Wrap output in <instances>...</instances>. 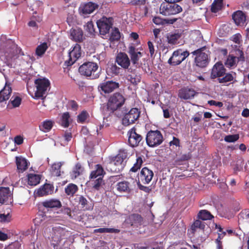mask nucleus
Segmentation results:
<instances>
[{"label": "nucleus", "instance_id": "20e7f679", "mask_svg": "<svg viewBox=\"0 0 249 249\" xmlns=\"http://www.w3.org/2000/svg\"><path fill=\"white\" fill-rule=\"evenodd\" d=\"M182 11V7L177 3L163 2L160 8V13L165 16L176 15Z\"/></svg>", "mask_w": 249, "mask_h": 249}, {"label": "nucleus", "instance_id": "7c9ffc66", "mask_svg": "<svg viewBox=\"0 0 249 249\" xmlns=\"http://www.w3.org/2000/svg\"><path fill=\"white\" fill-rule=\"evenodd\" d=\"M197 218L202 220H208L212 219L214 216L208 210H201L198 212Z\"/></svg>", "mask_w": 249, "mask_h": 249}, {"label": "nucleus", "instance_id": "69168bd1", "mask_svg": "<svg viewBox=\"0 0 249 249\" xmlns=\"http://www.w3.org/2000/svg\"><path fill=\"white\" fill-rule=\"evenodd\" d=\"M20 244L18 242H16L14 244H10L7 248H5L4 249H20Z\"/></svg>", "mask_w": 249, "mask_h": 249}, {"label": "nucleus", "instance_id": "aec40b11", "mask_svg": "<svg viewBox=\"0 0 249 249\" xmlns=\"http://www.w3.org/2000/svg\"><path fill=\"white\" fill-rule=\"evenodd\" d=\"M75 199L83 210L89 211L93 209V204L89 202L84 196L77 195Z\"/></svg>", "mask_w": 249, "mask_h": 249}, {"label": "nucleus", "instance_id": "0e129e2a", "mask_svg": "<svg viewBox=\"0 0 249 249\" xmlns=\"http://www.w3.org/2000/svg\"><path fill=\"white\" fill-rule=\"evenodd\" d=\"M226 235V232L223 231L221 233H218V238L216 241L218 242L217 249H222L221 245L220 244V240Z\"/></svg>", "mask_w": 249, "mask_h": 249}, {"label": "nucleus", "instance_id": "a878e982", "mask_svg": "<svg viewBox=\"0 0 249 249\" xmlns=\"http://www.w3.org/2000/svg\"><path fill=\"white\" fill-rule=\"evenodd\" d=\"M53 189L52 184L46 183L38 189L36 194L39 196L48 195L53 193Z\"/></svg>", "mask_w": 249, "mask_h": 249}, {"label": "nucleus", "instance_id": "864d4df0", "mask_svg": "<svg viewBox=\"0 0 249 249\" xmlns=\"http://www.w3.org/2000/svg\"><path fill=\"white\" fill-rule=\"evenodd\" d=\"M10 102L14 107H17L21 104V98L19 96L12 97Z\"/></svg>", "mask_w": 249, "mask_h": 249}, {"label": "nucleus", "instance_id": "4c0bfd02", "mask_svg": "<svg viewBox=\"0 0 249 249\" xmlns=\"http://www.w3.org/2000/svg\"><path fill=\"white\" fill-rule=\"evenodd\" d=\"M205 227V225L204 222H202L199 219L195 220L191 227V231L192 233H195L196 229H200L204 230Z\"/></svg>", "mask_w": 249, "mask_h": 249}, {"label": "nucleus", "instance_id": "f03ea898", "mask_svg": "<svg viewBox=\"0 0 249 249\" xmlns=\"http://www.w3.org/2000/svg\"><path fill=\"white\" fill-rule=\"evenodd\" d=\"M98 65L93 62H85L79 68V72L82 75L89 77L91 79L98 78L99 75L96 73Z\"/></svg>", "mask_w": 249, "mask_h": 249}, {"label": "nucleus", "instance_id": "37998d69", "mask_svg": "<svg viewBox=\"0 0 249 249\" xmlns=\"http://www.w3.org/2000/svg\"><path fill=\"white\" fill-rule=\"evenodd\" d=\"M222 5L223 0H214L212 5V11L214 13L218 12L222 8Z\"/></svg>", "mask_w": 249, "mask_h": 249}, {"label": "nucleus", "instance_id": "2eb2a0df", "mask_svg": "<svg viewBox=\"0 0 249 249\" xmlns=\"http://www.w3.org/2000/svg\"><path fill=\"white\" fill-rule=\"evenodd\" d=\"M98 7L97 3L92 2L83 3L79 8V12L81 15L85 16L93 13Z\"/></svg>", "mask_w": 249, "mask_h": 249}, {"label": "nucleus", "instance_id": "412c9836", "mask_svg": "<svg viewBox=\"0 0 249 249\" xmlns=\"http://www.w3.org/2000/svg\"><path fill=\"white\" fill-rule=\"evenodd\" d=\"M12 200L11 194L8 187L0 188V203L8 204Z\"/></svg>", "mask_w": 249, "mask_h": 249}, {"label": "nucleus", "instance_id": "c03bdc74", "mask_svg": "<svg viewBox=\"0 0 249 249\" xmlns=\"http://www.w3.org/2000/svg\"><path fill=\"white\" fill-rule=\"evenodd\" d=\"M143 163V160L141 157H139L136 159V162L134 164L133 166L130 169V171L132 172H136L139 170Z\"/></svg>", "mask_w": 249, "mask_h": 249}, {"label": "nucleus", "instance_id": "e2e57ef3", "mask_svg": "<svg viewBox=\"0 0 249 249\" xmlns=\"http://www.w3.org/2000/svg\"><path fill=\"white\" fill-rule=\"evenodd\" d=\"M153 22L156 25H162L164 23V20L158 17H155L153 18Z\"/></svg>", "mask_w": 249, "mask_h": 249}, {"label": "nucleus", "instance_id": "13d9d810", "mask_svg": "<svg viewBox=\"0 0 249 249\" xmlns=\"http://www.w3.org/2000/svg\"><path fill=\"white\" fill-rule=\"evenodd\" d=\"M236 54L238 56V57H236L237 62L245 61V58L244 56V52L242 50H240V49H237L236 51Z\"/></svg>", "mask_w": 249, "mask_h": 249}, {"label": "nucleus", "instance_id": "e433bc0d", "mask_svg": "<svg viewBox=\"0 0 249 249\" xmlns=\"http://www.w3.org/2000/svg\"><path fill=\"white\" fill-rule=\"evenodd\" d=\"M62 163L60 162L54 163L51 167V172L53 175L59 177L61 175V167Z\"/></svg>", "mask_w": 249, "mask_h": 249}, {"label": "nucleus", "instance_id": "9d476101", "mask_svg": "<svg viewBox=\"0 0 249 249\" xmlns=\"http://www.w3.org/2000/svg\"><path fill=\"white\" fill-rule=\"evenodd\" d=\"M128 135V142L131 147H137L143 143L144 140L142 136L136 132V129L135 127H133L129 130Z\"/></svg>", "mask_w": 249, "mask_h": 249}, {"label": "nucleus", "instance_id": "603ef678", "mask_svg": "<svg viewBox=\"0 0 249 249\" xmlns=\"http://www.w3.org/2000/svg\"><path fill=\"white\" fill-rule=\"evenodd\" d=\"M94 179L95 180L93 183V188L98 190L102 185L104 184V181L103 179V178H101V177L99 178H96Z\"/></svg>", "mask_w": 249, "mask_h": 249}, {"label": "nucleus", "instance_id": "5fc2aeb1", "mask_svg": "<svg viewBox=\"0 0 249 249\" xmlns=\"http://www.w3.org/2000/svg\"><path fill=\"white\" fill-rule=\"evenodd\" d=\"M146 2V0H131L129 4L131 5L140 8L142 6H144Z\"/></svg>", "mask_w": 249, "mask_h": 249}, {"label": "nucleus", "instance_id": "6e6d98bb", "mask_svg": "<svg viewBox=\"0 0 249 249\" xmlns=\"http://www.w3.org/2000/svg\"><path fill=\"white\" fill-rule=\"evenodd\" d=\"M129 81L134 85H137L141 81V77L135 74H130L129 75Z\"/></svg>", "mask_w": 249, "mask_h": 249}, {"label": "nucleus", "instance_id": "f3484780", "mask_svg": "<svg viewBox=\"0 0 249 249\" xmlns=\"http://www.w3.org/2000/svg\"><path fill=\"white\" fill-rule=\"evenodd\" d=\"M232 18L235 24L238 26L244 27L247 25V16L243 11L238 10L234 12Z\"/></svg>", "mask_w": 249, "mask_h": 249}, {"label": "nucleus", "instance_id": "8fccbe9b", "mask_svg": "<svg viewBox=\"0 0 249 249\" xmlns=\"http://www.w3.org/2000/svg\"><path fill=\"white\" fill-rule=\"evenodd\" d=\"M239 139V135L238 134L234 135H227L224 137V141L227 142H234Z\"/></svg>", "mask_w": 249, "mask_h": 249}, {"label": "nucleus", "instance_id": "39448f33", "mask_svg": "<svg viewBox=\"0 0 249 249\" xmlns=\"http://www.w3.org/2000/svg\"><path fill=\"white\" fill-rule=\"evenodd\" d=\"M163 141V138L161 132L159 130H150L148 132L146 137L147 144L151 147L160 145Z\"/></svg>", "mask_w": 249, "mask_h": 249}, {"label": "nucleus", "instance_id": "423d86ee", "mask_svg": "<svg viewBox=\"0 0 249 249\" xmlns=\"http://www.w3.org/2000/svg\"><path fill=\"white\" fill-rule=\"evenodd\" d=\"M141 110L136 107L131 108L127 112H126L122 119V124L124 126H128L133 124L140 118Z\"/></svg>", "mask_w": 249, "mask_h": 249}, {"label": "nucleus", "instance_id": "4468645a", "mask_svg": "<svg viewBox=\"0 0 249 249\" xmlns=\"http://www.w3.org/2000/svg\"><path fill=\"white\" fill-rule=\"evenodd\" d=\"M154 176L153 171L146 167H143L138 175V181L143 184H148Z\"/></svg>", "mask_w": 249, "mask_h": 249}, {"label": "nucleus", "instance_id": "774afa93", "mask_svg": "<svg viewBox=\"0 0 249 249\" xmlns=\"http://www.w3.org/2000/svg\"><path fill=\"white\" fill-rule=\"evenodd\" d=\"M170 145H175L176 146H180V141L179 140L175 137H173V140L169 142Z\"/></svg>", "mask_w": 249, "mask_h": 249}, {"label": "nucleus", "instance_id": "6e6552de", "mask_svg": "<svg viewBox=\"0 0 249 249\" xmlns=\"http://www.w3.org/2000/svg\"><path fill=\"white\" fill-rule=\"evenodd\" d=\"M35 83L36 87V97L37 98L43 97L50 85V81L46 78H38L35 80Z\"/></svg>", "mask_w": 249, "mask_h": 249}, {"label": "nucleus", "instance_id": "bb28decb", "mask_svg": "<svg viewBox=\"0 0 249 249\" xmlns=\"http://www.w3.org/2000/svg\"><path fill=\"white\" fill-rule=\"evenodd\" d=\"M16 160L17 169L19 173H22L27 169L29 163L26 159L22 157H16Z\"/></svg>", "mask_w": 249, "mask_h": 249}, {"label": "nucleus", "instance_id": "f8f14e48", "mask_svg": "<svg viewBox=\"0 0 249 249\" xmlns=\"http://www.w3.org/2000/svg\"><path fill=\"white\" fill-rule=\"evenodd\" d=\"M128 53L130 57L132 64L136 67H141L142 63H139V61L142 56V53L138 51L133 45H130L128 48Z\"/></svg>", "mask_w": 249, "mask_h": 249}, {"label": "nucleus", "instance_id": "f704fd0d", "mask_svg": "<svg viewBox=\"0 0 249 249\" xmlns=\"http://www.w3.org/2000/svg\"><path fill=\"white\" fill-rule=\"evenodd\" d=\"M78 190V186L73 183L69 184L65 188V193L71 196H73Z\"/></svg>", "mask_w": 249, "mask_h": 249}, {"label": "nucleus", "instance_id": "7ed1b4c3", "mask_svg": "<svg viewBox=\"0 0 249 249\" xmlns=\"http://www.w3.org/2000/svg\"><path fill=\"white\" fill-rule=\"evenodd\" d=\"M205 47L199 48L191 53L193 55L195 56L194 62L196 67L200 68H204L207 67L210 61V59L208 55L203 52Z\"/></svg>", "mask_w": 249, "mask_h": 249}, {"label": "nucleus", "instance_id": "a19ab883", "mask_svg": "<svg viewBox=\"0 0 249 249\" xmlns=\"http://www.w3.org/2000/svg\"><path fill=\"white\" fill-rule=\"evenodd\" d=\"M236 56H234L230 54L227 57V60L225 62V65L228 68H231L232 67L236 66Z\"/></svg>", "mask_w": 249, "mask_h": 249}, {"label": "nucleus", "instance_id": "1a4fd4ad", "mask_svg": "<svg viewBox=\"0 0 249 249\" xmlns=\"http://www.w3.org/2000/svg\"><path fill=\"white\" fill-rule=\"evenodd\" d=\"M96 23L100 34L102 35H105L109 33L110 28L112 27L113 19L112 18H107L103 17L97 20Z\"/></svg>", "mask_w": 249, "mask_h": 249}, {"label": "nucleus", "instance_id": "5701e85b", "mask_svg": "<svg viewBox=\"0 0 249 249\" xmlns=\"http://www.w3.org/2000/svg\"><path fill=\"white\" fill-rule=\"evenodd\" d=\"M126 221L131 226L134 227H138L139 226L142 225L143 223V218L139 214L134 213L130 215Z\"/></svg>", "mask_w": 249, "mask_h": 249}, {"label": "nucleus", "instance_id": "4be33fe9", "mask_svg": "<svg viewBox=\"0 0 249 249\" xmlns=\"http://www.w3.org/2000/svg\"><path fill=\"white\" fill-rule=\"evenodd\" d=\"M12 91L11 83L6 81L4 88L0 91V103L8 100Z\"/></svg>", "mask_w": 249, "mask_h": 249}, {"label": "nucleus", "instance_id": "ddd939ff", "mask_svg": "<svg viewBox=\"0 0 249 249\" xmlns=\"http://www.w3.org/2000/svg\"><path fill=\"white\" fill-rule=\"evenodd\" d=\"M226 71V69L222 63L218 61L213 66L211 71L210 78L212 79L220 78L224 75Z\"/></svg>", "mask_w": 249, "mask_h": 249}, {"label": "nucleus", "instance_id": "cd10ccee", "mask_svg": "<svg viewBox=\"0 0 249 249\" xmlns=\"http://www.w3.org/2000/svg\"><path fill=\"white\" fill-rule=\"evenodd\" d=\"M236 74L234 72L226 73L222 78H218V81L219 83H226L227 82H231L234 83L237 82L236 80Z\"/></svg>", "mask_w": 249, "mask_h": 249}, {"label": "nucleus", "instance_id": "a211bd4d", "mask_svg": "<svg viewBox=\"0 0 249 249\" xmlns=\"http://www.w3.org/2000/svg\"><path fill=\"white\" fill-rule=\"evenodd\" d=\"M197 92L192 88L184 87L178 90V97L181 100H190L194 98Z\"/></svg>", "mask_w": 249, "mask_h": 249}, {"label": "nucleus", "instance_id": "49530a36", "mask_svg": "<svg viewBox=\"0 0 249 249\" xmlns=\"http://www.w3.org/2000/svg\"><path fill=\"white\" fill-rule=\"evenodd\" d=\"M117 155L120 157L122 160L125 161V162L126 163L129 156V153L127 149L121 148L119 150L118 153Z\"/></svg>", "mask_w": 249, "mask_h": 249}, {"label": "nucleus", "instance_id": "de8ad7c7", "mask_svg": "<svg viewBox=\"0 0 249 249\" xmlns=\"http://www.w3.org/2000/svg\"><path fill=\"white\" fill-rule=\"evenodd\" d=\"M84 29L86 31L88 32L90 35H94L95 33V29L92 21H90L87 23L84 26Z\"/></svg>", "mask_w": 249, "mask_h": 249}, {"label": "nucleus", "instance_id": "680f3d73", "mask_svg": "<svg viewBox=\"0 0 249 249\" xmlns=\"http://www.w3.org/2000/svg\"><path fill=\"white\" fill-rule=\"evenodd\" d=\"M147 45L149 50V53H150V56L151 57H152L155 53L154 46L153 44V43L150 41H148Z\"/></svg>", "mask_w": 249, "mask_h": 249}, {"label": "nucleus", "instance_id": "a18cd8bd", "mask_svg": "<svg viewBox=\"0 0 249 249\" xmlns=\"http://www.w3.org/2000/svg\"><path fill=\"white\" fill-rule=\"evenodd\" d=\"M83 170L84 169L81 164L80 163H77L72 171L73 175L74 176V178H76L80 175L82 173Z\"/></svg>", "mask_w": 249, "mask_h": 249}, {"label": "nucleus", "instance_id": "58836bf2", "mask_svg": "<svg viewBox=\"0 0 249 249\" xmlns=\"http://www.w3.org/2000/svg\"><path fill=\"white\" fill-rule=\"evenodd\" d=\"M47 44L43 42L39 45L36 48V54L38 56H42L48 49Z\"/></svg>", "mask_w": 249, "mask_h": 249}, {"label": "nucleus", "instance_id": "473e14b6", "mask_svg": "<svg viewBox=\"0 0 249 249\" xmlns=\"http://www.w3.org/2000/svg\"><path fill=\"white\" fill-rule=\"evenodd\" d=\"M53 124L54 123L53 121L49 120H46L43 121L39 125V129L41 131L44 132H49L52 128Z\"/></svg>", "mask_w": 249, "mask_h": 249}, {"label": "nucleus", "instance_id": "052dcab7", "mask_svg": "<svg viewBox=\"0 0 249 249\" xmlns=\"http://www.w3.org/2000/svg\"><path fill=\"white\" fill-rule=\"evenodd\" d=\"M241 35L240 34H236L233 35L231 40L236 44H239L241 43Z\"/></svg>", "mask_w": 249, "mask_h": 249}, {"label": "nucleus", "instance_id": "2f4dec72", "mask_svg": "<svg viewBox=\"0 0 249 249\" xmlns=\"http://www.w3.org/2000/svg\"><path fill=\"white\" fill-rule=\"evenodd\" d=\"M42 205L45 208H59L61 207V202L56 199H51L42 202Z\"/></svg>", "mask_w": 249, "mask_h": 249}, {"label": "nucleus", "instance_id": "6ab92c4d", "mask_svg": "<svg viewBox=\"0 0 249 249\" xmlns=\"http://www.w3.org/2000/svg\"><path fill=\"white\" fill-rule=\"evenodd\" d=\"M115 62L124 69H127L130 65V60L125 53L120 52L118 53Z\"/></svg>", "mask_w": 249, "mask_h": 249}, {"label": "nucleus", "instance_id": "c9c22d12", "mask_svg": "<svg viewBox=\"0 0 249 249\" xmlns=\"http://www.w3.org/2000/svg\"><path fill=\"white\" fill-rule=\"evenodd\" d=\"M181 36V33H179L178 32L170 34L167 36L168 43L172 45H175L178 43V40L180 38Z\"/></svg>", "mask_w": 249, "mask_h": 249}, {"label": "nucleus", "instance_id": "9b49d317", "mask_svg": "<svg viewBox=\"0 0 249 249\" xmlns=\"http://www.w3.org/2000/svg\"><path fill=\"white\" fill-rule=\"evenodd\" d=\"M69 59L65 62V65L71 66L81 56V46L78 44H75L72 49L69 53Z\"/></svg>", "mask_w": 249, "mask_h": 249}, {"label": "nucleus", "instance_id": "c756f323", "mask_svg": "<svg viewBox=\"0 0 249 249\" xmlns=\"http://www.w3.org/2000/svg\"><path fill=\"white\" fill-rule=\"evenodd\" d=\"M117 190L121 193H129L131 191L130 184L128 181L119 182L117 184Z\"/></svg>", "mask_w": 249, "mask_h": 249}, {"label": "nucleus", "instance_id": "f257e3e1", "mask_svg": "<svg viewBox=\"0 0 249 249\" xmlns=\"http://www.w3.org/2000/svg\"><path fill=\"white\" fill-rule=\"evenodd\" d=\"M125 98L120 92H115L108 99L107 105L104 106L103 111H109L108 114L112 113L114 111L121 108L124 104Z\"/></svg>", "mask_w": 249, "mask_h": 249}, {"label": "nucleus", "instance_id": "72a5a7b5", "mask_svg": "<svg viewBox=\"0 0 249 249\" xmlns=\"http://www.w3.org/2000/svg\"><path fill=\"white\" fill-rule=\"evenodd\" d=\"M40 177L39 175L29 174L28 175V183L31 186H36L39 183Z\"/></svg>", "mask_w": 249, "mask_h": 249}, {"label": "nucleus", "instance_id": "bf43d9fd", "mask_svg": "<svg viewBox=\"0 0 249 249\" xmlns=\"http://www.w3.org/2000/svg\"><path fill=\"white\" fill-rule=\"evenodd\" d=\"M69 107L73 111H76L78 108V104L74 100H71L68 102Z\"/></svg>", "mask_w": 249, "mask_h": 249}, {"label": "nucleus", "instance_id": "b1692460", "mask_svg": "<svg viewBox=\"0 0 249 249\" xmlns=\"http://www.w3.org/2000/svg\"><path fill=\"white\" fill-rule=\"evenodd\" d=\"M70 35L71 39L75 42H82L85 38L82 30L79 28L71 29Z\"/></svg>", "mask_w": 249, "mask_h": 249}, {"label": "nucleus", "instance_id": "09e8293b", "mask_svg": "<svg viewBox=\"0 0 249 249\" xmlns=\"http://www.w3.org/2000/svg\"><path fill=\"white\" fill-rule=\"evenodd\" d=\"M89 116V115L87 111L83 110L77 116V122L78 123H83Z\"/></svg>", "mask_w": 249, "mask_h": 249}, {"label": "nucleus", "instance_id": "ea45409f", "mask_svg": "<svg viewBox=\"0 0 249 249\" xmlns=\"http://www.w3.org/2000/svg\"><path fill=\"white\" fill-rule=\"evenodd\" d=\"M70 115L68 112H64L61 118L60 124L64 127H68L70 124Z\"/></svg>", "mask_w": 249, "mask_h": 249}, {"label": "nucleus", "instance_id": "79ce46f5", "mask_svg": "<svg viewBox=\"0 0 249 249\" xmlns=\"http://www.w3.org/2000/svg\"><path fill=\"white\" fill-rule=\"evenodd\" d=\"M120 230L114 228H101L96 229L94 230V233H117L120 232Z\"/></svg>", "mask_w": 249, "mask_h": 249}, {"label": "nucleus", "instance_id": "3c124183", "mask_svg": "<svg viewBox=\"0 0 249 249\" xmlns=\"http://www.w3.org/2000/svg\"><path fill=\"white\" fill-rule=\"evenodd\" d=\"M121 35L119 29L117 28H115L113 30L111 34L110 39L112 40H119L120 39Z\"/></svg>", "mask_w": 249, "mask_h": 249}, {"label": "nucleus", "instance_id": "393cba45", "mask_svg": "<svg viewBox=\"0 0 249 249\" xmlns=\"http://www.w3.org/2000/svg\"><path fill=\"white\" fill-rule=\"evenodd\" d=\"M125 164L126 163L125 162V161L122 160L120 157L117 155L113 157L110 162V165H114L116 166V167L114 169V170L115 172H120L122 170Z\"/></svg>", "mask_w": 249, "mask_h": 249}, {"label": "nucleus", "instance_id": "0eeeda50", "mask_svg": "<svg viewBox=\"0 0 249 249\" xmlns=\"http://www.w3.org/2000/svg\"><path fill=\"white\" fill-rule=\"evenodd\" d=\"M190 54L188 51H182L181 49L175 51L172 56L168 59V63L171 66H176L179 65Z\"/></svg>", "mask_w": 249, "mask_h": 249}, {"label": "nucleus", "instance_id": "dca6fc26", "mask_svg": "<svg viewBox=\"0 0 249 249\" xmlns=\"http://www.w3.org/2000/svg\"><path fill=\"white\" fill-rule=\"evenodd\" d=\"M120 84L118 82L112 80L107 81L100 84L99 87L101 90L105 93H110L118 89Z\"/></svg>", "mask_w": 249, "mask_h": 249}, {"label": "nucleus", "instance_id": "4d7b16f0", "mask_svg": "<svg viewBox=\"0 0 249 249\" xmlns=\"http://www.w3.org/2000/svg\"><path fill=\"white\" fill-rule=\"evenodd\" d=\"M11 216L9 213L6 214L0 213V222L3 223L9 222L11 221Z\"/></svg>", "mask_w": 249, "mask_h": 249}, {"label": "nucleus", "instance_id": "c85d7f7f", "mask_svg": "<svg viewBox=\"0 0 249 249\" xmlns=\"http://www.w3.org/2000/svg\"><path fill=\"white\" fill-rule=\"evenodd\" d=\"M106 174L103 168L100 164H96L95 165V170L92 171L90 175V179H95L96 178H103L104 175Z\"/></svg>", "mask_w": 249, "mask_h": 249}, {"label": "nucleus", "instance_id": "338daca9", "mask_svg": "<svg viewBox=\"0 0 249 249\" xmlns=\"http://www.w3.org/2000/svg\"><path fill=\"white\" fill-rule=\"evenodd\" d=\"M14 142L18 145H20L23 142V138L20 135L16 136L14 138Z\"/></svg>", "mask_w": 249, "mask_h": 249}]
</instances>
